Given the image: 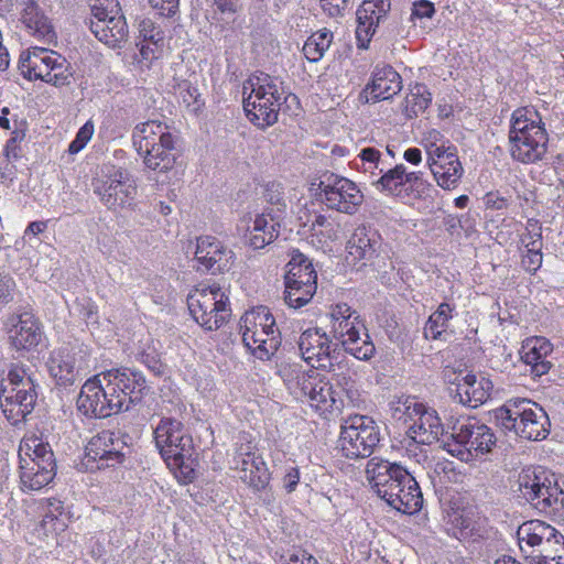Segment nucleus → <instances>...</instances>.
<instances>
[{
    "label": "nucleus",
    "mask_w": 564,
    "mask_h": 564,
    "mask_svg": "<svg viewBox=\"0 0 564 564\" xmlns=\"http://www.w3.org/2000/svg\"><path fill=\"white\" fill-rule=\"evenodd\" d=\"M19 70L25 79H40L54 86L68 84L72 76L69 63L64 56L53 50L37 46L21 53Z\"/></svg>",
    "instance_id": "obj_12"
},
{
    "label": "nucleus",
    "mask_w": 564,
    "mask_h": 564,
    "mask_svg": "<svg viewBox=\"0 0 564 564\" xmlns=\"http://www.w3.org/2000/svg\"><path fill=\"white\" fill-rule=\"evenodd\" d=\"M275 326V319L265 306H258L250 312H246L239 322L240 329H269L272 333Z\"/></svg>",
    "instance_id": "obj_48"
},
{
    "label": "nucleus",
    "mask_w": 564,
    "mask_h": 564,
    "mask_svg": "<svg viewBox=\"0 0 564 564\" xmlns=\"http://www.w3.org/2000/svg\"><path fill=\"white\" fill-rule=\"evenodd\" d=\"M448 150L426 160V163L436 184L445 191H454L459 186L465 171L458 158L457 149Z\"/></svg>",
    "instance_id": "obj_29"
},
{
    "label": "nucleus",
    "mask_w": 564,
    "mask_h": 564,
    "mask_svg": "<svg viewBox=\"0 0 564 564\" xmlns=\"http://www.w3.org/2000/svg\"><path fill=\"white\" fill-rule=\"evenodd\" d=\"M94 131L93 121L85 122L77 131L75 139L69 143L68 152L75 154L82 151L91 139Z\"/></svg>",
    "instance_id": "obj_53"
},
{
    "label": "nucleus",
    "mask_w": 564,
    "mask_h": 564,
    "mask_svg": "<svg viewBox=\"0 0 564 564\" xmlns=\"http://www.w3.org/2000/svg\"><path fill=\"white\" fill-rule=\"evenodd\" d=\"M14 288L15 282L9 274H0V304H8L12 301Z\"/></svg>",
    "instance_id": "obj_60"
},
{
    "label": "nucleus",
    "mask_w": 564,
    "mask_h": 564,
    "mask_svg": "<svg viewBox=\"0 0 564 564\" xmlns=\"http://www.w3.org/2000/svg\"><path fill=\"white\" fill-rule=\"evenodd\" d=\"M91 33L109 47L120 46L128 36L126 18L116 0H98L91 6Z\"/></svg>",
    "instance_id": "obj_19"
},
{
    "label": "nucleus",
    "mask_w": 564,
    "mask_h": 564,
    "mask_svg": "<svg viewBox=\"0 0 564 564\" xmlns=\"http://www.w3.org/2000/svg\"><path fill=\"white\" fill-rule=\"evenodd\" d=\"M432 102V94L424 84H415L411 87L405 98L404 112L406 117L413 118L424 112Z\"/></svg>",
    "instance_id": "obj_46"
},
{
    "label": "nucleus",
    "mask_w": 564,
    "mask_h": 564,
    "mask_svg": "<svg viewBox=\"0 0 564 564\" xmlns=\"http://www.w3.org/2000/svg\"><path fill=\"white\" fill-rule=\"evenodd\" d=\"M380 438V427L371 416L355 414L343 421L338 443L344 457L360 459L373 454Z\"/></svg>",
    "instance_id": "obj_13"
},
{
    "label": "nucleus",
    "mask_w": 564,
    "mask_h": 564,
    "mask_svg": "<svg viewBox=\"0 0 564 564\" xmlns=\"http://www.w3.org/2000/svg\"><path fill=\"white\" fill-rule=\"evenodd\" d=\"M89 347L75 340L51 352L47 369L58 386L68 387L89 368Z\"/></svg>",
    "instance_id": "obj_16"
},
{
    "label": "nucleus",
    "mask_w": 564,
    "mask_h": 564,
    "mask_svg": "<svg viewBox=\"0 0 564 564\" xmlns=\"http://www.w3.org/2000/svg\"><path fill=\"white\" fill-rule=\"evenodd\" d=\"M56 475V460L46 456V459L20 465V482L23 490H40L47 486Z\"/></svg>",
    "instance_id": "obj_33"
},
{
    "label": "nucleus",
    "mask_w": 564,
    "mask_h": 564,
    "mask_svg": "<svg viewBox=\"0 0 564 564\" xmlns=\"http://www.w3.org/2000/svg\"><path fill=\"white\" fill-rule=\"evenodd\" d=\"M328 316L330 319L329 333L333 337L339 340L340 344H347L350 350L356 351V349L349 347V345H352L354 336H357V330L365 328L364 321L358 312L347 303H337L330 306Z\"/></svg>",
    "instance_id": "obj_28"
},
{
    "label": "nucleus",
    "mask_w": 564,
    "mask_h": 564,
    "mask_svg": "<svg viewBox=\"0 0 564 564\" xmlns=\"http://www.w3.org/2000/svg\"><path fill=\"white\" fill-rule=\"evenodd\" d=\"M240 471L242 481L257 491L263 490L270 482V471L261 456L250 460L246 469H240Z\"/></svg>",
    "instance_id": "obj_45"
},
{
    "label": "nucleus",
    "mask_w": 564,
    "mask_h": 564,
    "mask_svg": "<svg viewBox=\"0 0 564 564\" xmlns=\"http://www.w3.org/2000/svg\"><path fill=\"white\" fill-rule=\"evenodd\" d=\"M280 232L279 217L272 212H263L256 215L252 225L248 227L245 235L246 242L254 250L263 249L272 243Z\"/></svg>",
    "instance_id": "obj_32"
},
{
    "label": "nucleus",
    "mask_w": 564,
    "mask_h": 564,
    "mask_svg": "<svg viewBox=\"0 0 564 564\" xmlns=\"http://www.w3.org/2000/svg\"><path fill=\"white\" fill-rule=\"evenodd\" d=\"M132 144L143 164L155 172H166L175 163V138L159 120L138 123L132 131Z\"/></svg>",
    "instance_id": "obj_2"
},
{
    "label": "nucleus",
    "mask_w": 564,
    "mask_h": 564,
    "mask_svg": "<svg viewBox=\"0 0 564 564\" xmlns=\"http://www.w3.org/2000/svg\"><path fill=\"white\" fill-rule=\"evenodd\" d=\"M276 373L283 380L288 390L295 397H299L302 382L307 380L311 370H304L297 362L281 361L276 365Z\"/></svg>",
    "instance_id": "obj_43"
},
{
    "label": "nucleus",
    "mask_w": 564,
    "mask_h": 564,
    "mask_svg": "<svg viewBox=\"0 0 564 564\" xmlns=\"http://www.w3.org/2000/svg\"><path fill=\"white\" fill-rule=\"evenodd\" d=\"M517 484L521 497L539 511L560 514L564 510V491L543 467L523 469Z\"/></svg>",
    "instance_id": "obj_9"
},
{
    "label": "nucleus",
    "mask_w": 564,
    "mask_h": 564,
    "mask_svg": "<svg viewBox=\"0 0 564 564\" xmlns=\"http://www.w3.org/2000/svg\"><path fill=\"white\" fill-rule=\"evenodd\" d=\"M542 261V251L531 249L525 251V253L522 256L521 264L527 272L534 274L541 268Z\"/></svg>",
    "instance_id": "obj_56"
},
{
    "label": "nucleus",
    "mask_w": 564,
    "mask_h": 564,
    "mask_svg": "<svg viewBox=\"0 0 564 564\" xmlns=\"http://www.w3.org/2000/svg\"><path fill=\"white\" fill-rule=\"evenodd\" d=\"M21 21L34 37L51 44L56 39V33L48 18L41 11L34 0H25L22 3Z\"/></svg>",
    "instance_id": "obj_35"
},
{
    "label": "nucleus",
    "mask_w": 564,
    "mask_h": 564,
    "mask_svg": "<svg viewBox=\"0 0 564 564\" xmlns=\"http://www.w3.org/2000/svg\"><path fill=\"white\" fill-rule=\"evenodd\" d=\"M14 325V334L11 344L17 350H36L44 340V333L39 321L30 312H23L18 316Z\"/></svg>",
    "instance_id": "obj_34"
},
{
    "label": "nucleus",
    "mask_w": 564,
    "mask_h": 564,
    "mask_svg": "<svg viewBox=\"0 0 564 564\" xmlns=\"http://www.w3.org/2000/svg\"><path fill=\"white\" fill-rule=\"evenodd\" d=\"M245 347L259 360H270L281 346L280 330L273 327L269 329H240Z\"/></svg>",
    "instance_id": "obj_31"
},
{
    "label": "nucleus",
    "mask_w": 564,
    "mask_h": 564,
    "mask_svg": "<svg viewBox=\"0 0 564 564\" xmlns=\"http://www.w3.org/2000/svg\"><path fill=\"white\" fill-rule=\"evenodd\" d=\"M93 188L100 202L112 210L131 207L137 196V184L130 173L111 163L100 166Z\"/></svg>",
    "instance_id": "obj_11"
},
{
    "label": "nucleus",
    "mask_w": 564,
    "mask_h": 564,
    "mask_svg": "<svg viewBox=\"0 0 564 564\" xmlns=\"http://www.w3.org/2000/svg\"><path fill=\"white\" fill-rule=\"evenodd\" d=\"M492 387L489 379L467 373L456 378L453 398L460 404L475 409L490 398Z\"/></svg>",
    "instance_id": "obj_30"
},
{
    "label": "nucleus",
    "mask_w": 564,
    "mask_h": 564,
    "mask_svg": "<svg viewBox=\"0 0 564 564\" xmlns=\"http://www.w3.org/2000/svg\"><path fill=\"white\" fill-rule=\"evenodd\" d=\"M284 301L293 308L305 306L313 299L317 290V282H310L308 280L284 279Z\"/></svg>",
    "instance_id": "obj_40"
},
{
    "label": "nucleus",
    "mask_w": 564,
    "mask_h": 564,
    "mask_svg": "<svg viewBox=\"0 0 564 564\" xmlns=\"http://www.w3.org/2000/svg\"><path fill=\"white\" fill-rule=\"evenodd\" d=\"M452 442L445 444L447 452L462 462L473 459L490 452L496 437L490 427L476 417H460L452 425Z\"/></svg>",
    "instance_id": "obj_10"
},
{
    "label": "nucleus",
    "mask_w": 564,
    "mask_h": 564,
    "mask_svg": "<svg viewBox=\"0 0 564 564\" xmlns=\"http://www.w3.org/2000/svg\"><path fill=\"white\" fill-rule=\"evenodd\" d=\"M161 17H173L178 11L180 0H148Z\"/></svg>",
    "instance_id": "obj_58"
},
{
    "label": "nucleus",
    "mask_w": 564,
    "mask_h": 564,
    "mask_svg": "<svg viewBox=\"0 0 564 564\" xmlns=\"http://www.w3.org/2000/svg\"><path fill=\"white\" fill-rule=\"evenodd\" d=\"M435 14V6L430 0H416L411 6L409 21L413 26L423 25L425 20L432 19Z\"/></svg>",
    "instance_id": "obj_52"
},
{
    "label": "nucleus",
    "mask_w": 564,
    "mask_h": 564,
    "mask_svg": "<svg viewBox=\"0 0 564 564\" xmlns=\"http://www.w3.org/2000/svg\"><path fill=\"white\" fill-rule=\"evenodd\" d=\"M140 361L155 376H160L164 372V366L154 351L142 352L140 356Z\"/></svg>",
    "instance_id": "obj_61"
},
{
    "label": "nucleus",
    "mask_w": 564,
    "mask_h": 564,
    "mask_svg": "<svg viewBox=\"0 0 564 564\" xmlns=\"http://www.w3.org/2000/svg\"><path fill=\"white\" fill-rule=\"evenodd\" d=\"M77 410L87 417L102 419L122 411V401L115 395L101 372L86 380L77 398Z\"/></svg>",
    "instance_id": "obj_18"
},
{
    "label": "nucleus",
    "mask_w": 564,
    "mask_h": 564,
    "mask_svg": "<svg viewBox=\"0 0 564 564\" xmlns=\"http://www.w3.org/2000/svg\"><path fill=\"white\" fill-rule=\"evenodd\" d=\"M258 456L259 455L256 454L254 447L250 442L237 445L232 459L235 468L246 469V466L249 465L250 460H253Z\"/></svg>",
    "instance_id": "obj_55"
},
{
    "label": "nucleus",
    "mask_w": 564,
    "mask_h": 564,
    "mask_svg": "<svg viewBox=\"0 0 564 564\" xmlns=\"http://www.w3.org/2000/svg\"><path fill=\"white\" fill-rule=\"evenodd\" d=\"M123 442L111 431H102L91 437L85 448L84 465L93 471L115 467L124 459Z\"/></svg>",
    "instance_id": "obj_21"
},
{
    "label": "nucleus",
    "mask_w": 564,
    "mask_h": 564,
    "mask_svg": "<svg viewBox=\"0 0 564 564\" xmlns=\"http://www.w3.org/2000/svg\"><path fill=\"white\" fill-rule=\"evenodd\" d=\"M340 345L347 354L362 361L370 360L376 352L375 344L372 343L366 327L357 330V336H354L352 345H349V347L355 348L356 351L350 350L347 344Z\"/></svg>",
    "instance_id": "obj_51"
},
{
    "label": "nucleus",
    "mask_w": 564,
    "mask_h": 564,
    "mask_svg": "<svg viewBox=\"0 0 564 564\" xmlns=\"http://www.w3.org/2000/svg\"><path fill=\"white\" fill-rule=\"evenodd\" d=\"M549 134L538 111L522 107L510 119L509 151L522 164L541 162L547 153Z\"/></svg>",
    "instance_id": "obj_1"
},
{
    "label": "nucleus",
    "mask_w": 564,
    "mask_h": 564,
    "mask_svg": "<svg viewBox=\"0 0 564 564\" xmlns=\"http://www.w3.org/2000/svg\"><path fill=\"white\" fill-rule=\"evenodd\" d=\"M497 424L528 441H542L550 434L546 412L529 399H510L494 412Z\"/></svg>",
    "instance_id": "obj_3"
},
{
    "label": "nucleus",
    "mask_w": 564,
    "mask_h": 564,
    "mask_svg": "<svg viewBox=\"0 0 564 564\" xmlns=\"http://www.w3.org/2000/svg\"><path fill=\"white\" fill-rule=\"evenodd\" d=\"M300 469L296 466L290 465L285 467L284 476H283V488L286 492L291 494L295 491L299 482H300Z\"/></svg>",
    "instance_id": "obj_59"
},
{
    "label": "nucleus",
    "mask_w": 564,
    "mask_h": 564,
    "mask_svg": "<svg viewBox=\"0 0 564 564\" xmlns=\"http://www.w3.org/2000/svg\"><path fill=\"white\" fill-rule=\"evenodd\" d=\"M455 311V304L442 302L427 318L423 328L424 337L431 340L441 339L443 333H445L448 327L449 321L454 317Z\"/></svg>",
    "instance_id": "obj_39"
},
{
    "label": "nucleus",
    "mask_w": 564,
    "mask_h": 564,
    "mask_svg": "<svg viewBox=\"0 0 564 564\" xmlns=\"http://www.w3.org/2000/svg\"><path fill=\"white\" fill-rule=\"evenodd\" d=\"M63 517V502L58 499H48L40 525L45 533L63 531L66 527V522Z\"/></svg>",
    "instance_id": "obj_49"
},
{
    "label": "nucleus",
    "mask_w": 564,
    "mask_h": 564,
    "mask_svg": "<svg viewBox=\"0 0 564 564\" xmlns=\"http://www.w3.org/2000/svg\"><path fill=\"white\" fill-rule=\"evenodd\" d=\"M243 109L247 117L256 126L264 129L278 121L279 110L283 101H286L282 82L261 73L251 76L243 85Z\"/></svg>",
    "instance_id": "obj_6"
},
{
    "label": "nucleus",
    "mask_w": 564,
    "mask_h": 564,
    "mask_svg": "<svg viewBox=\"0 0 564 564\" xmlns=\"http://www.w3.org/2000/svg\"><path fill=\"white\" fill-rule=\"evenodd\" d=\"M410 479L409 482L401 484L393 490L392 498L384 500L392 509L404 514H414L423 507L421 488L411 474Z\"/></svg>",
    "instance_id": "obj_37"
},
{
    "label": "nucleus",
    "mask_w": 564,
    "mask_h": 564,
    "mask_svg": "<svg viewBox=\"0 0 564 564\" xmlns=\"http://www.w3.org/2000/svg\"><path fill=\"white\" fill-rule=\"evenodd\" d=\"M39 384L24 365H12L2 380L0 406L12 425L23 422L32 413L37 401Z\"/></svg>",
    "instance_id": "obj_5"
},
{
    "label": "nucleus",
    "mask_w": 564,
    "mask_h": 564,
    "mask_svg": "<svg viewBox=\"0 0 564 564\" xmlns=\"http://www.w3.org/2000/svg\"><path fill=\"white\" fill-rule=\"evenodd\" d=\"M18 455L20 465H23L26 462L29 463V459L32 462H40V459H46V456L55 458L50 444L35 434L25 435L21 440Z\"/></svg>",
    "instance_id": "obj_42"
},
{
    "label": "nucleus",
    "mask_w": 564,
    "mask_h": 564,
    "mask_svg": "<svg viewBox=\"0 0 564 564\" xmlns=\"http://www.w3.org/2000/svg\"><path fill=\"white\" fill-rule=\"evenodd\" d=\"M288 271L285 280L299 279L308 280L310 282H317V272L313 267L312 261L301 252L292 256L288 263Z\"/></svg>",
    "instance_id": "obj_47"
},
{
    "label": "nucleus",
    "mask_w": 564,
    "mask_h": 564,
    "mask_svg": "<svg viewBox=\"0 0 564 564\" xmlns=\"http://www.w3.org/2000/svg\"><path fill=\"white\" fill-rule=\"evenodd\" d=\"M421 145L426 152V160L449 151L448 149H456L455 145L451 144L449 141L445 139L440 130L434 128L427 129L422 133Z\"/></svg>",
    "instance_id": "obj_50"
},
{
    "label": "nucleus",
    "mask_w": 564,
    "mask_h": 564,
    "mask_svg": "<svg viewBox=\"0 0 564 564\" xmlns=\"http://www.w3.org/2000/svg\"><path fill=\"white\" fill-rule=\"evenodd\" d=\"M552 344L544 337H534L527 341L523 346L522 360L527 366L531 367V373L541 377L549 372L551 361L547 356L552 352Z\"/></svg>",
    "instance_id": "obj_38"
},
{
    "label": "nucleus",
    "mask_w": 564,
    "mask_h": 564,
    "mask_svg": "<svg viewBox=\"0 0 564 564\" xmlns=\"http://www.w3.org/2000/svg\"><path fill=\"white\" fill-rule=\"evenodd\" d=\"M299 349L302 358L312 367L334 373L343 368L346 360L339 345L333 343L322 328L304 330L299 339Z\"/></svg>",
    "instance_id": "obj_17"
},
{
    "label": "nucleus",
    "mask_w": 564,
    "mask_h": 564,
    "mask_svg": "<svg viewBox=\"0 0 564 564\" xmlns=\"http://www.w3.org/2000/svg\"><path fill=\"white\" fill-rule=\"evenodd\" d=\"M562 550H563V554L553 555V556L547 554V552L542 553V550H541L540 553H538L535 560H533V561L535 562V564H564V547Z\"/></svg>",
    "instance_id": "obj_64"
},
{
    "label": "nucleus",
    "mask_w": 564,
    "mask_h": 564,
    "mask_svg": "<svg viewBox=\"0 0 564 564\" xmlns=\"http://www.w3.org/2000/svg\"><path fill=\"white\" fill-rule=\"evenodd\" d=\"M389 409L392 417L405 426L408 437L417 444H433L444 433L437 412L419 402L415 397H394Z\"/></svg>",
    "instance_id": "obj_4"
},
{
    "label": "nucleus",
    "mask_w": 564,
    "mask_h": 564,
    "mask_svg": "<svg viewBox=\"0 0 564 564\" xmlns=\"http://www.w3.org/2000/svg\"><path fill=\"white\" fill-rule=\"evenodd\" d=\"M401 89L400 74L390 65L378 64L371 74V80L360 93V98L366 102H377L392 98Z\"/></svg>",
    "instance_id": "obj_27"
},
{
    "label": "nucleus",
    "mask_w": 564,
    "mask_h": 564,
    "mask_svg": "<svg viewBox=\"0 0 564 564\" xmlns=\"http://www.w3.org/2000/svg\"><path fill=\"white\" fill-rule=\"evenodd\" d=\"M366 478L371 489L382 500L392 498L393 490L410 479V473L400 464L372 457L366 466Z\"/></svg>",
    "instance_id": "obj_22"
},
{
    "label": "nucleus",
    "mask_w": 564,
    "mask_h": 564,
    "mask_svg": "<svg viewBox=\"0 0 564 564\" xmlns=\"http://www.w3.org/2000/svg\"><path fill=\"white\" fill-rule=\"evenodd\" d=\"M195 260L197 269L212 274L229 271L235 262L234 251L212 236L197 239Z\"/></svg>",
    "instance_id": "obj_25"
},
{
    "label": "nucleus",
    "mask_w": 564,
    "mask_h": 564,
    "mask_svg": "<svg viewBox=\"0 0 564 564\" xmlns=\"http://www.w3.org/2000/svg\"><path fill=\"white\" fill-rule=\"evenodd\" d=\"M155 447L169 466L182 468L191 456L193 440L184 424L171 416H163L153 430Z\"/></svg>",
    "instance_id": "obj_15"
},
{
    "label": "nucleus",
    "mask_w": 564,
    "mask_h": 564,
    "mask_svg": "<svg viewBox=\"0 0 564 564\" xmlns=\"http://www.w3.org/2000/svg\"><path fill=\"white\" fill-rule=\"evenodd\" d=\"M315 189L316 200L327 209L346 215H355L364 203V194L351 180L339 174L326 171L317 183Z\"/></svg>",
    "instance_id": "obj_14"
},
{
    "label": "nucleus",
    "mask_w": 564,
    "mask_h": 564,
    "mask_svg": "<svg viewBox=\"0 0 564 564\" xmlns=\"http://www.w3.org/2000/svg\"><path fill=\"white\" fill-rule=\"evenodd\" d=\"M138 32L139 39L143 42L137 44L140 45V54L145 59L154 57L155 50L163 45V31L151 19L145 18L140 20Z\"/></svg>",
    "instance_id": "obj_41"
},
{
    "label": "nucleus",
    "mask_w": 564,
    "mask_h": 564,
    "mask_svg": "<svg viewBox=\"0 0 564 564\" xmlns=\"http://www.w3.org/2000/svg\"><path fill=\"white\" fill-rule=\"evenodd\" d=\"M487 209L501 210L508 207V199L498 192H489L482 198Z\"/></svg>",
    "instance_id": "obj_62"
},
{
    "label": "nucleus",
    "mask_w": 564,
    "mask_h": 564,
    "mask_svg": "<svg viewBox=\"0 0 564 564\" xmlns=\"http://www.w3.org/2000/svg\"><path fill=\"white\" fill-rule=\"evenodd\" d=\"M517 539L521 552L532 560H535L541 550L542 553L549 552L552 545L564 540L554 527L540 520L522 523L517 530Z\"/></svg>",
    "instance_id": "obj_24"
},
{
    "label": "nucleus",
    "mask_w": 564,
    "mask_h": 564,
    "mask_svg": "<svg viewBox=\"0 0 564 564\" xmlns=\"http://www.w3.org/2000/svg\"><path fill=\"white\" fill-rule=\"evenodd\" d=\"M322 10L330 18H338L345 14L349 7V0H319Z\"/></svg>",
    "instance_id": "obj_57"
},
{
    "label": "nucleus",
    "mask_w": 564,
    "mask_h": 564,
    "mask_svg": "<svg viewBox=\"0 0 564 564\" xmlns=\"http://www.w3.org/2000/svg\"><path fill=\"white\" fill-rule=\"evenodd\" d=\"M101 378H107L108 386L115 388V395L122 401V411L139 403L149 391L143 373L134 368H112L102 371Z\"/></svg>",
    "instance_id": "obj_20"
},
{
    "label": "nucleus",
    "mask_w": 564,
    "mask_h": 564,
    "mask_svg": "<svg viewBox=\"0 0 564 564\" xmlns=\"http://www.w3.org/2000/svg\"><path fill=\"white\" fill-rule=\"evenodd\" d=\"M348 257L364 265L380 267L381 260L388 257L386 246L378 230L359 226L347 242Z\"/></svg>",
    "instance_id": "obj_23"
},
{
    "label": "nucleus",
    "mask_w": 564,
    "mask_h": 564,
    "mask_svg": "<svg viewBox=\"0 0 564 564\" xmlns=\"http://www.w3.org/2000/svg\"><path fill=\"white\" fill-rule=\"evenodd\" d=\"M335 227L338 229L339 224L330 216H326L324 214L315 215L312 220L313 230H317V228H319L322 234H327V237L333 240L337 239V230Z\"/></svg>",
    "instance_id": "obj_54"
},
{
    "label": "nucleus",
    "mask_w": 564,
    "mask_h": 564,
    "mask_svg": "<svg viewBox=\"0 0 564 564\" xmlns=\"http://www.w3.org/2000/svg\"><path fill=\"white\" fill-rule=\"evenodd\" d=\"M359 158L365 171H370L372 174H375V170L379 171L380 176L372 182V185L380 192L400 198L411 195L420 197L427 186L422 172H408L403 164H397L394 167L384 170L381 152L376 148L362 149Z\"/></svg>",
    "instance_id": "obj_7"
},
{
    "label": "nucleus",
    "mask_w": 564,
    "mask_h": 564,
    "mask_svg": "<svg viewBox=\"0 0 564 564\" xmlns=\"http://www.w3.org/2000/svg\"><path fill=\"white\" fill-rule=\"evenodd\" d=\"M187 306L193 319L205 330L214 332L231 316L227 291L216 283L198 284L187 295Z\"/></svg>",
    "instance_id": "obj_8"
},
{
    "label": "nucleus",
    "mask_w": 564,
    "mask_h": 564,
    "mask_svg": "<svg viewBox=\"0 0 564 564\" xmlns=\"http://www.w3.org/2000/svg\"><path fill=\"white\" fill-rule=\"evenodd\" d=\"M390 8V0H364L356 12L358 21L356 34L358 40L362 39V34L365 36L372 35L376 28L387 17Z\"/></svg>",
    "instance_id": "obj_36"
},
{
    "label": "nucleus",
    "mask_w": 564,
    "mask_h": 564,
    "mask_svg": "<svg viewBox=\"0 0 564 564\" xmlns=\"http://www.w3.org/2000/svg\"><path fill=\"white\" fill-rule=\"evenodd\" d=\"M24 138V132L20 130H15L12 132L11 138L7 141L4 152L7 158H19V142L22 141Z\"/></svg>",
    "instance_id": "obj_63"
},
{
    "label": "nucleus",
    "mask_w": 564,
    "mask_h": 564,
    "mask_svg": "<svg viewBox=\"0 0 564 564\" xmlns=\"http://www.w3.org/2000/svg\"><path fill=\"white\" fill-rule=\"evenodd\" d=\"M333 32L324 28L307 37L303 45V54L311 63H316L323 58L325 52L333 43Z\"/></svg>",
    "instance_id": "obj_44"
},
{
    "label": "nucleus",
    "mask_w": 564,
    "mask_h": 564,
    "mask_svg": "<svg viewBox=\"0 0 564 564\" xmlns=\"http://www.w3.org/2000/svg\"><path fill=\"white\" fill-rule=\"evenodd\" d=\"M297 398H306L310 405L319 413H332L344 406L330 381L315 370H311L307 380L302 382L301 393Z\"/></svg>",
    "instance_id": "obj_26"
}]
</instances>
